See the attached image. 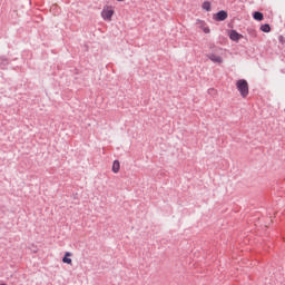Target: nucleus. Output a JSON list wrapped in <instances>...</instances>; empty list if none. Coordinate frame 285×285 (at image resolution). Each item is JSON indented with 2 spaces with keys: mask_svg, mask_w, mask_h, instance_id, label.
Returning a JSON list of instances; mask_svg holds the SVG:
<instances>
[{
  "mask_svg": "<svg viewBox=\"0 0 285 285\" xmlns=\"http://www.w3.org/2000/svg\"><path fill=\"white\" fill-rule=\"evenodd\" d=\"M70 257H72V253L66 252L65 256L62 257L63 264H72V258Z\"/></svg>",
  "mask_w": 285,
  "mask_h": 285,
  "instance_id": "obj_7",
  "label": "nucleus"
},
{
  "mask_svg": "<svg viewBox=\"0 0 285 285\" xmlns=\"http://www.w3.org/2000/svg\"><path fill=\"white\" fill-rule=\"evenodd\" d=\"M236 88L240 95V97H243V99H246V97H248V81L246 79H239L236 81Z\"/></svg>",
  "mask_w": 285,
  "mask_h": 285,
  "instance_id": "obj_1",
  "label": "nucleus"
},
{
  "mask_svg": "<svg viewBox=\"0 0 285 285\" xmlns=\"http://www.w3.org/2000/svg\"><path fill=\"white\" fill-rule=\"evenodd\" d=\"M278 41H279L281 43H284V41H285L284 36H279V37H278Z\"/></svg>",
  "mask_w": 285,
  "mask_h": 285,
  "instance_id": "obj_13",
  "label": "nucleus"
},
{
  "mask_svg": "<svg viewBox=\"0 0 285 285\" xmlns=\"http://www.w3.org/2000/svg\"><path fill=\"white\" fill-rule=\"evenodd\" d=\"M262 32H271V24L265 23L261 26Z\"/></svg>",
  "mask_w": 285,
  "mask_h": 285,
  "instance_id": "obj_11",
  "label": "nucleus"
},
{
  "mask_svg": "<svg viewBox=\"0 0 285 285\" xmlns=\"http://www.w3.org/2000/svg\"><path fill=\"white\" fill-rule=\"evenodd\" d=\"M203 31L205 32V35H210V28L208 27H205Z\"/></svg>",
  "mask_w": 285,
  "mask_h": 285,
  "instance_id": "obj_12",
  "label": "nucleus"
},
{
  "mask_svg": "<svg viewBox=\"0 0 285 285\" xmlns=\"http://www.w3.org/2000/svg\"><path fill=\"white\" fill-rule=\"evenodd\" d=\"M214 21H226L228 19V11L220 10L213 16Z\"/></svg>",
  "mask_w": 285,
  "mask_h": 285,
  "instance_id": "obj_2",
  "label": "nucleus"
},
{
  "mask_svg": "<svg viewBox=\"0 0 285 285\" xmlns=\"http://www.w3.org/2000/svg\"><path fill=\"white\" fill-rule=\"evenodd\" d=\"M203 10H206V12H210L212 10V6H210V1H204L202 4Z\"/></svg>",
  "mask_w": 285,
  "mask_h": 285,
  "instance_id": "obj_10",
  "label": "nucleus"
},
{
  "mask_svg": "<svg viewBox=\"0 0 285 285\" xmlns=\"http://www.w3.org/2000/svg\"><path fill=\"white\" fill-rule=\"evenodd\" d=\"M253 19L255 21H264V13H262V11H254Z\"/></svg>",
  "mask_w": 285,
  "mask_h": 285,
  "instance_id": "obj_8",
  "label": "nucleus"
},
{
  "mask_svg": "<svg viewBox=\"0 0 285 285\" xmlns=\"http://www.w3.org/2000/svg\"><path fill=\"white\" fill-rule=\"evenodd\" d=\"M207 58L210 59L213 61V63H223L224 62V58H222V56H217L215 53H208Z\"/></svg>",
  "mask_w": 285,
  "mask_h": 285,
  "instance_id": "obj_5",
  "label": "nucleus"
},
{
  "mask_svg": "<svg viewBox=\"0 0 285 285\" xmlns=\"http://www.w3.org/2000/svg\"><path fill=\"white\" fill-rule=\"evenodd\" d=\"M228 37L230 41H235L236 43H239V39H244V36L235 29L229 30Z\"/></svg>",
  "mask_w": 285,
  "mask_h": 285,
  "instance_id": "obj_3",
  "label": "nucleus"
},
{
  "mask_svg": "<svg viewBox=\"0 0 285 285\" xmlns=\"http://www.w3.org/2000/svg\"><path fill=\"white\" fill-rule=\"evenodd\" d=\"M112 14H115V10L112 9H104L101 11V17L105 21H111Z\"/></svg>",
  "mask_w": 285,
  "mask_h": 285,
  "instance_id": "obj_4",
  "label": "nucleus"
},
{
  "mask_svg": "<svg viewBox=\"0 0 285 285\" xmlns=\"http://www.w3.org/2000/svg\"><path fill=\"white\" fill-rule=\"evenodd\" d=\"M117 1L121 2V1H124V0H117Z\"/></svg>",
  "mask_w": 285,
  "mask_h": 285,
  "instance_id": "obj_14",
  "label": "nucleus"
},
{
  "mask_svg": "<svg viewBox=\"0 0 285 285\" xmlns=\"http://www.w3.org/2000/svg\"><path fill=\"white\" fill-rule=\"evenodd\" d=\"M119 168H121L119 160H114L112 173H115V174L119 173Z\"/></svg>",
  "mask_w": 285,
  "mask_h": 285,
  "instance_id": "obj_9",
  "label": "nucleus"
},
{
  "mask_svg": "<svg viewBox=\"0 0 285 285\" xmlns=\"http://www.w3.org/2000/svg\"><path fill=\"white\" fill-rule=\"evenodd\" d=\"M10 63V60L6 56L0 57V70H6Z\"/></svg>",
  "mask_w": 285,
  "mask_h": 285,
  "instance_id": "obj_6",
  "label": "nucleus"
}]
</instances>
